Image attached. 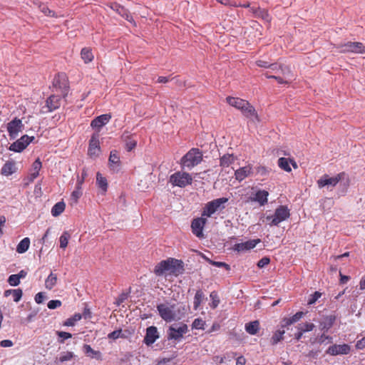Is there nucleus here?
I'll list each match as a JSON object with an SVG mask.
<instances>
[{"instance_id":"nucleus-1","label":"nucleus","mask_w":365,"mask_h":365,"mask_svg":"<svg viewBox=\"0 0 365 365\" xmlns=\"http://www.w3.org/2000/svg\"><path fill=\"white\" fill-rule=\"evenodd\" d=\"M156 308L160 317L166 322L179 320L184 314L181 312V307L170 302L159 304Z\"/></svg>"},{"instance_id":"nucleus-2","label":"nucleus","mask_w":365,"mask_h":365,"mask_svg":"<svg viewBox=\"0 0 365 365\" xmlns=\"http://www.w3.org/2000/svg\"><path fill=\"white\" fill-rule=\"evenodd\" d=\"M182 264L181 261L173 258L163 260L155 266L154 273L158 276H161L168 272L170 274L178 275L183 270Z\"/></svg>"},{"instance_id":"nucleus-3","label":"nucleus","mask_w":365,"mask_h":365,"mask_svg":"<svg viewBox=\"0 0 365 365\" xmlns=\"http://www.w3.org/2000/svg\"><path fill=\"white\" fill-rule=\"evenodd\" d=\"M202 160V153L198 148L190 149L180 160L182 168L191 170Z\"/></svg>"},{"instance_id":"nucleus-4","label":"nucleus","mask_w":365,"mask_h":365,"mask_svg":"<svg viewBox=\"0 0 365 365\" xmlns=\"http://www.w3.org/2000/svg\"><path fill=\"white\" fill-rule=\"evenodd\" d=\"M290 216L289 210L287 206L280 205L279 206L272 215H268L266 217V220L270 226H277L279 224Z\"/></svg>"},{"instance_id":"nucleus-5","label":"nucleus","mask_w":365,"mask_h":365,"mask_svg":"<svg viewBox=\"0 0 365 365\" xmlns=\"http://www.w3.org/2000/svg\"><path fill=\"white\" fill-rule=\"evenodd\" d=\"M228 201L227 197H220L205 204L202 213V217H210L217 211L225 208V204Z\"/></svg>"},{"instance_id":"nucleus-6","label":"nucleus","mask_w":365,"mask_h":365,"mask_svg":"<svg viewBox=\"0 0 365 365\" xmlns=\"http://www.w3.org/2000/svg\"><path fill=\"white\" fill-rule=\"evenodd\" d=\"M346 174L340 173L335 176H329V175H322L317 182L319 188L327 187L328 190H332L339 182L344 180Z\"/></svg>"},{"instance_id":"nucleus-7","label":"nucleus","mask_w":365,"mask_h":365,"mask_svg":"<svg viewBox=\"0 0 365 365\" xmlns=\"http://www.w3.org/2000/svg\"><path fill=\"white\" fill-rule=\"evenodd\" d=\"M192 182V176L185 172H176L170 175V182L173 186L180 187H185L187 185H191Z\"/></svg>"},{"instance_id":"nucleus-8","label":"nucleus","mask_w":365,"mask_h":365,"mask_svg":"<svg viewBox=\"0 0 365 365\" xmlns=\"http://www.w3.org/2000/svg\"><path fill=\"white\" fill-rule=\"evenodd\" d=\"M188 331L187 324L181 323L171 325L168 330V338L179 341Z\"/></svg>"},{"instance_id":"nucleus-9","label":"nucleus","mask_w":365,"mask_h":365,"mask_svg":"<svg viewBox=\"0 0 365 365\" xmlns=\"http://www.w3.org/2000/svg\"><path fill=\"white\" fill-rule=\"evenodd\" d=\"M35 139L34 136L22 135L9 147V150L15 153H21Z\"/></svg>"},{"instance_id":"nucleus-10","label":"nucleus","mask_w":365,"mask_h":365,"mask_svg":"<svg viewBox=\"0 0 365 365\" xmlns=\"http://www.w3.org/2000/svg\"><path fill=\"white\" fill-rule=\"evenodd\" d=\"M24 128V125L22 123L21 120L17 118H15L11 121L8 123L6 128L10 139L14 140L17 138L19 133L23 131Z\"/></svg>"},{"instance_id":"nucleus-11","label":"nucleus","mask_w":365,"mask_h":365,"mask_svg":"<svg viewBox=\"0 0 365 365\" xmlns=\"http://www.w3.org/2000/svg\"><path fill=\"white\" fill-rule=\"evenodd\" d=\"M340 51L343 53H363L365 52V47L360 42H351L340 44L338 46Z\"/></svg>"},{"instance_id":"nucleus-12","label":"nucleus","mask_w":365,"mask_h":365,"mask_svg":"<svg viewBox=\"0 0 365 365\" xmlns=\"http://www.w3.org/2000/svg\"><path fill=\"white\" fill-rule=\"evenodd\" d=\"M53 86L59 89L63 96L67 94L68 80L65 73H58L53 78Z\"/></svg>"},{"instance_id":"nucleus-13","label":"nucleus","mask_w":365,"mask_h":365,"mask_svg":"<svg viewBox=\"0 0 365 365\" xmlns=\"http://www.w3.org/2000/svg\"><path fill=\"white\" fill-rule=\"evenodd\" d=\"M207 222V219L204 217L194 219L191 223L192 233L198 238H203V228Z\"/></svg>"},{"instance_id":"nucleus-14","label":"nucleus","mask_w":365,"mask_h":365,"mask_svg":"<svg viewBox=\"0 0 365 365\" xmlns=\"http://www.w3.org/2000/svg\"><path fill=\"white\" fill-rule=\"evenodd\" d=\"M351 347L349 344H333L326 351V353L331 356L346 355L349 354Z\"/></svg>"},{"instance_id":"nucleus-15","label":"nucleus","mask_w":365,"mask_h":365,"mask_svg":"<svg viewBox=\"0 0 365 365\" xmlns=\"http://www.w3.org/2000/svg\"><path fill=\"white\" fill-rule=\"evenodd\" d=\"M261 240L259 239L250 240L245 242L234 245L232 250L237 253L245 252L255 248Z\"/></svg>"},{"instance_id":"nucleus-16","label":"nucleus","mask_w":365,"mask_h":365,"mask_svg":"<svg viewBox=\"0 0 365 365\" xmlns=\"http://www.w3.org/2000/svg\"><path fill=\"white\" fill-rule=\"evenodd\" d=\"M239 110L245 117L250 120L259 121V118L255 108L247 101H245V103L242 104Z\"/></svg>"},{"instance_id":"nucleus-17","label":"nucleus","mask_w":365,"mask_h":365,"mask_svg":"<svg viewBox=\"0 0 365 365\" xmlns=\"http://www.w3.org/2000/svg\"><path fill=\"white\" fill-rule=\"evenodd\" d=\"M159 338L158 329L155 327L151 326L147 328L146 334L144 338V343L150 346Z\"/></svg>"},{"instance_id":"nucleus-18","label":"nucleus","mask_w":365,"mask_h":365,"mask_svg":"<svg viewBox=\"0 0 365 365\" xmlns=\"http://www.w3.org/2000/svg\"><path fill=\"white\" fill-rule=\"evenodd\" d=\"M100 152L99 136L93 134L89 141L88 154L90 156H97Z\"/></svg>"},{"instance_id":"nucleus-19","label":"nucleus","mask_w":365,"mask_h":365,"mask_svg":"<svg viewBox=\"0 0 365 365\" xmlns=\"http://www.w3.org/2000/svg\"><path fill=\"white\" fill-rule=\"evenodd\" d=\"M268 196L269 192L267 190H259L250 197V200L258 202L260 206H264L267 203Z\"/></svg>"},{"instance_id":"nucleus-20","label":"nucleus","mask_w":365,"mask_h":365,"mask_svg":"<svg viewBox=\"0 0 365 365\" xmlns=\"http://www.w3.org/2000/svg\"><path fill=\"white\" fill-rule=\"evenodd\" d=\"M111 118V115L110 114H103L95 118L91 123V125L93 128L100 129L103 125L107 124Z\"/></svg>"},{"instance_id":"nucleus-21","label":"nucleus","mask_w":365,"mask_h":365,"mask_svg":"<svg viewBox=\"0 0 365 365\" xmlns=\"http://www.w3.org/2000/svg\"><path fill=\"white\" fill-rule=\"evenodd\" d=\"M61 106V98L58 96L52 95L46 101L48 112H52Z\"/></svg>"},{"instance_id":"nucleus-22","label":"nucleus","mask_w":365,"mask_h":365,"mask_svg":"<svg viewBox=\"0 0 365 365\" xmlns=\"http://www.w3.org/2000/svg\"><path fill=\"white\" fill-rule=\"evenodd\" d=\"M252 170V168L250 165L237 169L235 172L236 180L238 181L243 180L251 174Z\"/></svg>"},{"instance_id":"nucleus-23","label":"nucleus","mask_w":365,"mask_h":365,"mask_svg":"<svg viewBox=\"0 0 365 365\" xmlns=\"http://www.w3.org/2000/svg\"><path fill=\"white\" fill-rule=\"evenodd\" d=\"M108 161L110 169L114 171H118L120 169V157L116 150L110 152Z\"/></svg>"},{"instance_id":"nucleus-24","label":"nucleus","mask_w":365,"mask_h":365,"mask_svg":"<svg viewBox=\"0 0 365 365\" xmlns=\"http://www.w3.org/2000/svg\"><path fill=\"white\" fill-rule=\"evenodd\" d=\"M110 8L118 13L121 16L124 17L128 21H132V16L123 6L118 4L113 3L111 4Z\"/></svg>"},{"instance_id":"nucleus-25","label":"nucleus","mask_w":365,"mask_h":365,"mask_svg":"<svg viewBox=\"0 0 365 365\" xmlns=\"http://www.w3.org/2000/svg\"><path fill=\"white\" fill-rule=\"evenodd\" d=\"M42 164L40 160L38 158L36 159L32 164L30 175H29V180L33 181L34 179H36L39 174V171L41 168Z\"/></svg>"},{"instance_id":"nucleus-26","label":"nucleus","mask_w":365,"mask_h":365,"mask_svg":"<svg viewBox=\"0 0 365 365\" xmlns=\"http://www.w3.org/2000/svg\"><path fill=\"white\" fill-rule=\"evenodd\" d=\"M16 172L15 163L13 161H7L1 168V174L5 176L12 175Z\"/></svg>"},{"instance_id":"nucleus-27","label":"nucleus","mask_w":365,"mask_h":365,"mask_svg":"<svg viewBox=\"0 0 365 365\" xmlns=\"http://www.w3.org/2000/svg\"><path fill=\"white\" fill-rule=\"evenodd\" d=\"M336 320L334 315L327 316L320 323V329L324 331H328L334 324Z\"/></svg>"},{"instance_id":"nucleus-28","label":"nucleus","mask_w":365,"mask_h":365,"mask_svg":"<svg viewBox=\"0 0 365 365\" xmlns=\"http://www.w3.org/2000/svg\"><path fill=\"white\" fill-rule=\"evenodd\" d=\"M235 157L231 154L224 155L220 159V165L225 169L230 167L235 160Z\"/></svg>"},{"instance_id":"nucleus-29","label":"nucleus","mask_w":365,"mask_h":365,"mask_svg":"<svg viewBox=\"0 0 365 365\" xmlns=\"http://www.w3.org/2000/svg\"><path fill=\"white\" fill-rule=\"evenodd\" d=\"M83 352L91 358L101 360V353L99 351H95L88 344H84L83 346Z\"/></svg>"},{"instance_id":"nucleus-30","label":"nucleus","mask_w":365,"mask_h":365,"mask_svg":"<svg viewBox=\"0 0 365 365\" xmlns=\"http://www.w3.org/2000/svg\"><path fill=\"white\" fill-rule=\"evenodd\" d=\"M304 315V313L303 312H298L295 314H294L292 317L289 318H286L284 319V324L282 325L283 327H288L292 324H294L297 322L301 318L303 317Z\"/></svg>"},{"instance_id":"nucleus-31","label":"nucleus","mask_w":365,"mask_h":365,"mask_svg":"<svg viewBox=\"0 0 365 365\" xmlns=\"http://www.w3.org/2000/svg\"><path fill=\"white\" fill-rule=\"evenodd\" d=\"M81 57L85 63L91 62L94 58V56L89 48H83L81 51Z\"/></svg>"},{"instance_id":"nucleus-32","label":"nucleus","mask_w":365,"mask_h":365,"mask_svg":"<svg viewBox=\"0 0 365 365\" xmlns=\"http://www.w3.org/2000/svg\"><path fill=\"white\" fill-rule=\"evenodd\" d=\"M226 101L230 106L237 110H239L242 104L245 103V100L237 97L229 96L226 98Z\"/></svg>"},{"instance_id":"nucleus-33","label":"nucleus","mask_w":365,"mask_h":365,"mask_svg":"<svg viewBox=\"0 0 365 365\" xmlns=\"http://www.w3.org/2000/svg\"><path fill=\"white\" fill-rule=\"evenodd\" d=\"M30 245V240L29 237H25L18 244L16 247V252L19 254H22L26 252Z\"/></svg>"},{"instance_id":"nucleus-34","label":"nucleus","mask_w":365,"mask_h":365,"mask_svg":"<svg viewBox=\"0 0 365 365\" xmlns=\"http://www.w3.org/2000/svg\"><path fill=\"white\" fill-rule=\"evenodd\" d=\"M259 329V323L258 321H254L245 324V330L247 333L255 335Z\"/></svg>"},{"instance_id":"nucleus-35","label":"nucleus","mask_w":365,"mask_h":365,"mask_svg":"<svg viewBox=\"0 0 365 365\" xmlns=\"http://www.w3.org/2000/svg\"><path fill=\"white\" fill-rule=\"evenodd\" d=\"M56 282L57 276L51 272L45 280V287L51 290L55 287Z\"/></svg>"},{"instance_id":"nucleus-36","label":"nucleus","mask_w":365,"mask_h":365,"mask_svg":"<svg viewBox=\"0 0 365 365\" xmlns=\"http://www.w3.org/2000/svg\"><path fill=\"white\" fill-rule=\"evenodd\" d=\"M66 205L63 202L56 203L51 209V214L54 217L60 215L65 210Z\"/></svg>"},{"instance_id":"nucleus-37","label":"nucleus","mask_w":365,"mask_h":365,"mask_svg":"<svg viewBox=\"0 0 365 365\" xmlns=\"http://www.w3.org/2000/svg\"><path fill=\"white\" fill-rule=\"evenodd\" d=\"M96 183L103 192H106L108 188L107 180L100 173L96 174Z\"/></svg>"},{"instance_id":"nucleus-38","label":"nucleus","mask_w":365,"mask_h":365,"mask_svg":"<svg viewBox=\"0 0 365 365\" xmlns=\"http://www.w3.org/2000/svg\"><path fill=\"white\" fill-rule=\"evenodd\" d=\"M81 189H82V187H78V185H76V189L71 192V197H70L71 204L73 205V204L77 203L78 199L82 195Z\"/></svg>"},{"instance_id":"nucleus-39","label":"nucleus","mask_w":365,"mask_h":365,"mask_svg":"<svg viewBox=\"0 0 365 365\" xmlns=\"http://www.w3.org/2000/svg\"><path fill=\"white\" fill-rule=\"evenodd\" d=\"M204 299V294L201 290H197L195 293L193 302L194 309L196 310L200 307L201 302Z\"/></svg>"},{"instance_id":"nucleus-40","label":"nucleus","mask_w":365,"mask_h":365,"mask_svg":"<svg viewBox=\"0 0 365 365\" xmlns=\"http://www.w3.org/2000/svg\"><path fill=\"white\" fill-rule=\"evenodd\" d=\"M70 237L71 235L68 232H63L59 238L61 248L65 249L67 247Z\"/></svg>"},{"instance_id":"nucleus-41","label":"nucleus","mask_w":365,"mask_h":365,"mask_svg":"<svg viewBox=\"0 0 365 365\" xmlns=\"http://www.w3.org/2000/svg\"><path fill=\"white\" fill-rule=\"evenodd\" d=\"M285 333L284 330H277L275 331L272 336L271 343L274 345L277 344L279 341H280L283 339V335Z\"/></svg>"},{"instance_id":"nucleus-42","label":"nucleus","mask_w":365,"mask_h":365,"mask_svg":"<svg viewBox=\"0 0 365 365\" xmlns=\"http://www.w3.org/2000/svg\"><path fill=\"white\" fill-rule=\"evenodd\" d=\"M211 302L210 306L212 309H215L220 304V301L216 292H212L210 294Z\"/></svg>"},{"instance_id":"nucleus-43","label":"nucleus","mask_w":365,"mask_h":365,"mask_svg":"<svg viewBox=\"0 0 365 365\" xmlns=\"http://www.w3.org/2000/svg\"><path fill=\"white\" fill-rule=\"evenodd\" d=\"M278 165L280 168L287 172H290L292 170L289 164V160L287 158H280L278 160Z\"/></svg>"},{"instance_id":"nucleus-44","label":"nucleus","mask_w":365,"mask_h":365,"mask_svg":"<svg viewBox=\"0 0 365 365\" xmlns=\"http://www.w3.org/2000/svg\"><path fill=\"white\" fill-rule=\"evenodd\" d=\"M81 314H76L72 317L66 319V321L64 322V325L68 327H73L75 325L76 322L81 320Z\"/></svg>"},{"instance_id":"nucleus-45","label":"nucleus","mask_w":365,"mask_h":365,"mask_svg":"<svg viewBox=\"0 0 365 365\" xmlns=\"http://www.w3.org/2000/svg\"><path fill=\"white\" fill-rule=\"evenodd\" d=\"M74 356H75V355H74V354L73 352H71V351H65V352H62L60 354V356H59L58 360L61 363H63V362L71 360Z\"/></svg>"},{"instance_id":"nucleus-46","label":"nucleus","mask_w":365,"mask_h":365,"mask_svg":"<svg viewBox=\"0 0 365 365\" xmlns=\"http://www.w3.org/2000/svg\"><path fill=\"white\" fill-rule=\"evenodd\" d=\"M315 327L314 324L312 323H304V324H299L297 326V329H300L303 333L311 331L314 329Z\"/></svg>"},{"instance_id":"nucleus-47","label":"nucleus","mask_w":365,"mask_h":365,"mask_svg":"<svg viewBox=\"0 0 365 365\" xmlns=\"http://www.w3.org/2000/svg\"><path fill=\"white\" fill-rule=\"evenodd\" d=\"M205 322L201 318L195 319L192 324V329H205Z\"/></svg>"},{"instance_id":"nucleus-48","label":"nucleus","mask_w":365,"mask_h":365,"mask_svg":"<svg viewBox=\"0 0 365 365\" xmlns=\"http://www.w3.org/2000/svg\"><path fill=\"white\" fill-rule=\"evenodd\" d=\"M255 13L256 14V16L261 17L266 21H269L271 20L269 14L267 13V11L264 9H256V11H255Z\"/></svg>"},{"instance_id":"nucleus-49","label":"nucleus","mask_w":365,"mask_h":365,"mask_svg":"<svg viewBox=\"0 0 365 365\" xmlns=\"http://www.w3.org/2000/svg\"><path fill=\"white\" fill-rule=\"evenodd\" d=\"M39 9H40V11L44 14L46 16H56V14H55V12L52 10H51L50 9H48V7L44 4H40L39 6H38Z\"/></svg>"},{"instance_id":"nucleus-50","label":"nucleus","mask_w":365,"mask_h":365,"mask_svg":"<svg viewBox=\"0 0 365 365\" xmlns=\"http://www.w3.org/2000/svg\"><path fill=\"white\" fill-rule=\"evenodd\" d=\"M8 283L13 287L18 286L20 284V279H19V277L15 274H11L9 277Z\"/></svg>"},{"instance_id":"nucleus-51","label":"nucleus","mask_w":365,"mask_h":365,"mask_svg":"<svg viewBox=\"0 0 365 365\" xmlns=\"http://www.w3.org/2000/svg\"><path fill=\"white\" fill-rule=\"evenodd\" d=\"M23 295V292L21 289H16L12 290V296L14 301L18 302L21 300Z\"/></svg>"},{"instance_id":"nucleus-52","label":"nucleus","mask_w":365,"mask_h":365,"mask_svg":"<svg viewBox=\"0 0 365 365\" xmlns=\"http://www.w3.org/2000/svg\"><path fill=\"white\" fill-rule=\"evenodd\" d=\"M137 145V140L133 138H129L125 143L126 150L131 151Z\"/></svg>"},{"instance_id":"nucleus-53","label":"nucleus","mask_w":365,"mask_h":365,"mask_svg":"<svg viewBox=\"0 0 365 365\" xmlns=\"http://www.w3.org/2000/svg\"><path fill=\"white\" fill-rule=\"evenodd\" d=\"M322 296V294L319 292H315L313 294L310 295L308 300V304H314Z\"/></svg>"},{"instance_id":"nucleus-54","label":"nucleus","mask_w":365,"mask_h":365,"mask_svg":"<svg viewBox=\"0 0 365 365\" xmlns=\"http://www.w3.org/2000/svg\"><path fill=\"white\" fill-rule=\"evenodd\" d=\"M61 306V302L60 300H51L48 302L47 307L50 309H54Z\"/></svg>"},{"instance_id":"nucleus-55","label":"nucleus","mask_w":365,"mask_h":365,"mask_svg":"<svg viewBox=\"0 0 365 365\" xmlns=\"http://www.w3.org/2000/svg\"><path fill=\"white\" fill-rule=\"evenodd\" d=\"M57 335L59 338H61V340H60L61 343H63L65 339H68L72 337L71 334L65 331H57Z\"/></svg>"},{"instance_id":"nucleus-56","label":"nucleus","mask_w":365,"mask_h":365,"mask_svg":"<svg viewBox=\"0 0 365 365\" xmlns=\"http://www.w3.org/2000/svg\"><path fill=\"white\" fill-rule=\"evenodd\" d=\"M268 68H269L272 71H275L276 73H278L279 72H281L282 73H285L284 69L277 63L269 64Z\"/></svg>"},{"instance_id":"nucleus-57","label":"nucleus","mask_w":365,"mask_h":365,"mask_svg":"<svg viewBox=\"0 0 365 365\" xmlns=\"http://www.w3.org/2000/svg\"><path fill=\"white\" fill-rule=\"evenodd\" d=\"M270 262L269 257H264L259 259L257 262V267L259 268H263Z\"/></svg>"},{"instance_id":"nucleus-58","label":"nucleus","mask_w":365,"mask_h":365,"mask_svg":"<svg viewBox=\"0 0 365 365\" xmlns=\"http://www.w3.org/2000/svg\"><path fill=\"white\" fill-rule=\"evenodd\" d=\"M87 176V173L86 170H83L81 173V178H78L77 180L76 185L78 186V187H82V185L83 184L84 180Z\"/></svg>"},{"instance_id":"nucleus-59","label":"nucleus","mask_w":365,"mask_h":365,"mask_svg":"<svg viewBox=\"0 0 365 365\" xmlns=\"http://www.w3.org/2000/svg\"><path fill=\"white\" fill-rule=\"evenodd\" d=\"M210 263L212 264V265H215L217 267H225L227 269H230V266L225 263V262H215V261H211V260H209Z\"/></svg>"},{"instance_id":"nucleus-60","label":"nucleus","mask_w":365,"mask_h":365,"mask_svg":"<svg viewBox=\"0 0 365 365\" xmlns=\"http://www.w3.org/2000/svg\"><path fill=\"white\" fill-rule=\"evenodd\" d=\"M121 330H115L110 333L108 336L109 339H117L120 336Z\"/></svg>"},{"instance_id":"nucleus-61","label":"nucleus","mask_w":365,"mask_h":365,"mask_svg":"<svg viewBox=\"0 0 365 365\" xmlns=\"http://www.w3.org/2000/svg\"><path fill=\"white\" fill-rule=\"evenodd\" d=\"M13 345V341L9 339H4L0 341V346L1 347H11Z\"/></svg>"},{"instance_id":"nucleus-62","label":"nucleus","mask_w":365,"mask_h":365,"mask_svg":"<svg viewBox=\"0 0 365 365\" xmlns=\"http://www.w3.org/2000/svg\"><path fill=\"white\" fill-rule=\"evenodd\" d=\"M265 76L268 78H274V79H276L278 81L279 83H287V81L283 80V78H282L279 76H274V75H268L267 73H266Z\"/></svg>"},{"instance_id":"nucleus-63","label":"nucleus","mask_w":365,"mask_h":365,"mask_svg":"<svg viewBox=\"0 0 365 365\" xmlns=\"http://www.w3.org/2000/svg\"><path fill=\"white\" fill-rule=\"evenodd\" d=\"M44 295L42 292H38L35 296V302L37 304H41L44 300Z\"/></svg>"},{"instance_id":"nucleus-64","label":"nucleus","mask_w":365,"mask_h":365,"mask_svg":"<svg viewBox=\"0 0 365 365\" xmlns=\"http://www.w3.org/2000/svg\"><path fill=\"white\" fill-rule=\"evenodd\" d=\"M356 347L358 349H363L365 348V337L362 338L356 342Z\"/></svg>"}]
</instances>
